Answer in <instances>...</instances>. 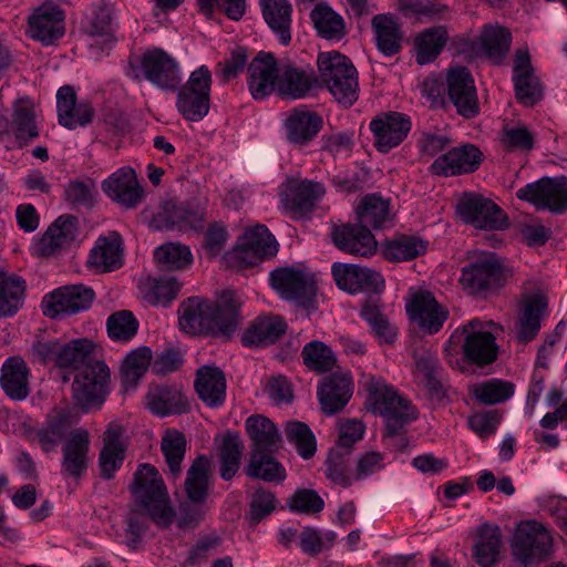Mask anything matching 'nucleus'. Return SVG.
I'll use <instances>...</instances> for the list:
<instances>
[{
	"instance_id": "0e129e2a",
	"label": "nucleus",
	"mask_w": 567,
	"mask_h": 567,
	"mask_svg": "<svg viewBox=\"0 0 567 567\" xmlns=\"http://www.w3.org/2000/svg\"><path fill=\"white\" fill-rule=\"evenodd\" d=\"M303 364L311 371L323 373L331 371L337 359L331 348L319 340L307 343L301 352Z\"/></svg>"
},
{
	"instance_id": "bf43d9fd",
	"label": "nucleus",
	"mask_w": 567,
	"mask_h": 567,
	"mask_svg": "<svg viewBox=\"0 0 567 567\" xmlns=\"http://www.w3.org/2000/svg\"><path fill=\"white\" fill-rule=\"evenodd\" d=\"M95 358V344L86 338L61 342L58 367L79 369L92 362Z\"/></svg>"
},
{
	"instance_id": "5fc2aeb1",
	"label": "nucleus",
	"mask_w": 567,
	"mask_h": 567,
	"mask_svg": "<svg viewBox=\"0 0 567 567\" xmlns=\"http://www.w3.org/2000/svg\"><path fill=\"white\" fill-rule=\"evenodd\" d=\"M449 39L443 25L423 30L415 39L416 62L424 65L433 62L445 47Z\"/></svg>"
},
{
	"instance_id": "a19ab883",
	"label": "nucleus",
	"mask_w": 567,
	"mask_h": 567,
	"mask_svg": "<svg viewBox=\"0 0 567 567\" xmlns=\"http://www.w3.org/2000/svg\"><path fill=\"white\" fill-rule=\"evenodd\" d=\"M148 410L158 415L182 414L188 410L184 392L176 386H157L146 396Z\"/></svg>"
},
{
	"instance_id": "39448f33",
	"label": "nucleus",
	"mask_w": 567,
	"mask_h": 567,
	"mask_svg": "<svg viewBox=\"0 0 567 567\" xmlns=\"http://www.w3.org/2000/svg\"><path fill=\"white\" fill-rule=\"evenodd\" d=\"M320 79L338 103L351 106L359 96L358 72L346 55L337 52L320 53L317 59Z\"/></svg>"
},
{
	"instance_id": "79ce46f5",
	"label": "nucleus",
	"mask_w": 567,
	"mask_h": 567,
	"mask_svg": "<svg viewBox=\"0 0 567 567\" xmlns=\"http://www.w3.org/2000/svg\"><path fill=\"white\" fill-rule=\"evenodd\" d=\"M246 430L252 441L251 453H272L281 441L275 423L262 415H251L246 420Z\"/></svg>"
},
{
	"instance_id": "ddd939ff",
	"label": "nucleus",
	"mask_w": 567,
	"mask_h": 567,
	"mask_svg": "<svg viewBox=\"0 0 567 567\" xmlns=\"http://www.w3.org/2000/svg\"><path fill=\"white\" fill-rule=\"evenodd\" d=\"M278 251L275 237L264 225L247 230L238 240L233 251L227 252V260H236L241 267H251Z\"/></svg>"
},
{
	"instance_id": "a878e982",
	"label": "nucleus",
	"mask_w": 567,
	"mask_h": 567,
	"mask_svg": "<svg viewBox=\"0 0 567 567\" xmlns=\"http://www.w3.org/2000/svg\"><path fill=\"white\" fill-rule=\"evenodd\" d=\"M326 189L318 182L302 181L293 183L281 193V202L287 212L296 219L307 217L313 210L317 202L324 195Z\"/></svg>"
},
{
	"instance_id": "680f3d73",
	"label": "nucleus",
	"mask_w": 567,
	"mask_h": 567,
	"mask_svg": "<svg viewBox=\"0 0 567 567\" xmlns=\"http://www.w3.org/2000/svg\"><path fill=\"white\" fill-rule=\"evenodd\" d=\"M186 437L177 430H168L162 437L161 450L169 473L177 477L182 472V462L186 452Z\"/></svg>"
},
{
	"instance_id": "603ef678",
	"label": "nucleus",
	"mask_w": 567,
	"mask_h": 567,
	"mask_svg": "<svg viewBox=\"0 0 567 567\" xmlns=\"http://www.w3.org/2000/svg\"><path fill=\"white\" fill-rule=\"evenodd\" d=\"M140 288L146 301L153 306L166 307L177 297L181 284L173 276L148 277Z\"/></svg>"
},
{
	"instance_id": "c85d7f7f",
	"label": "nucleus",
	"mask_w": 567,
	"mask_h": 567,
	"mask_svg": "<svg viewBox=\"0 0 567 567\" xmlns=\"http://www.w3.org/2000/svg\"><path fill=\"white\" fill-rule=\"evenodd\" d=\"M513 80L517 100L525 106H533L543 97V89L534 73L530 55L525 50H517L513 66Z\"/></svg>"
},
{
	"instance_id": "338daca9",
	"label": "nucleus",
	"mask_w": 567,
	"mask_h": 567,
	"mask_svg": "<svg viewBox=\"0 0 567 567\" xmlns=\"http://www.w3.org/2000/svg\"><path fill=\"white\" fill-rule=\"evenodd\" d=\"M138 327V321L128 310L114 312L106 321L109 337L117 342L132 340L136 336Z\"/></svg>"
},
{
	"instance_id": "f257e3e1",
	"label": "nucleus",
	"mask_w": 567,
	"mask_h": 567,
	"mask_svg": "<svg viewBox=\"0 0 567 567\" xmlns=\"http://www.w3.org/2000/svg\"><path fill=\"white\" fill-rule=\"evenodd\" d=\"M240 301L234 291H225L216 302L188 298L179 307V326L189 334H218L230 339L240 323Z\"/></svg>"
},
{
	"instance_id": "2eb2a0df",
	"label": "nucleus",
	"mask_w": 567,
	"mask_h": 567,
	"mask_svg": "<svg viewBox=\"0 0 567 567\" xmlns=\"http://www.w3.org/2000/svg\"><path fill=\"white\" fill-rule=\"evenodd\" d=\"M95 297L93 289L79 284L60 287L42 300L43 315L58 319L87 310Z\"/></svg>"
},
{
	"instance_id": "864d4df0",
	"label": "nucleus",
	"mask_w": 567,
	"mask_h": 567,
	"mask_svg": "<svg viewBox=\"0 0 567 567\" xmlns=\"http://www.w3.org/2000/svg\"><path fill=\"white\" fill-rule=\"evenodd\" d=\"M426 248V241L421 238L401 235L383 244L382 255L389 261L401 262L425 254Z\"/></svg>"
},
{
	"instance_id": "bb28decb",
	"label": "nucleus",
	"mask_w": 567,
	"mask_h": 567,
	"mask_svg": "<svg viewBox=\"0 0 567 567\" xmlns=\"http://www.w3.org/2000/svg\"><path fill=\"white\" fill-rule=\"evenodd\" d=\"M410 318L425 332L436 333L447 320L449 311L430 292H419L406 305Z\"/></svg>"
},
{
	"instance_id": "412c9836",
	"label": "nucleus",
	"mask_w": 567,
	"mask_h": 567,
	"mask_svg": "<svg viewBox=\"0 0 567 567\" xmlns=\"http://www.w3.org/2000/svg\"><path fill=\"white\" fill-rule=\"evenodd\" d=\"M64 11L52 2L37 7L28 19L31 38L45 45L53 44L64 34Z\"/></svg>"
},
{
	"instance_id": "6e6552de",
	"label": "nucleus",
	"mask_w": 567,
	"mask_h": 567,
	"mask_svg": "<svg viewBox=\"0 0 567 567\" xmlns=\"http://www.w3.org/2000/svg\"><path fill=\"white\" fill-rule=\"evenodd\" d=\"M110 369L105 362L92 358V362L85 364L72 383L73 399L84 411L100 409L110 392Z\"/></svg>"
},
{
	"instance_id": "423d86ee",
	"label": "nucleus",
	"mask_w": 567,
	"mask_h": 567,
	"mask_svg": "<svg viewBox=\"0 0 567 567\" xmlns=\"http://www.w3.org/2000/svg\"><path fill=\"white\" fill-rule=\"evenodd\" d=\"M127 74L137 81L144 76L152 84L165 91H175L182 82L177 61L158 48L145 51L138 65L131 61Z\"/></svg>"
},
{
	"instance_id": "c03bdc74",
	"label": "nucleus",
	"mask_w": 567,
	"mask_h": 567,
	"mask_svg": "<svg viewBox=\"0 0 567 567\" xmlns=\"http://www.w3.org/2000/svg\"><path fill=\"white\" fill-rule=\"evenodd\" d=\"M357 220L365 229L386 227L391 220L390 202L377 194L365 195L355 208Z\"/></svg>"
},
{
	"instance_id": "8fccbe9b",
	"label": "nucleus",
	"mask_w": 567,
	"mask_h": 567,
	"mask_svg": "<svg viewBox=\"0 0 567 567\" xmlns=\"http://www.w3.org/2000/svg\"><path fill=\"white\" fill-rule=\"evenodd\" d=\"M152 350L138 347L130 351L122 362L120 374L125 391L134 389L152 365Z\"/></svg>"
},
{
	"instance_id": "aec40b11",
	"label": "nucleus",
	"mask_w": 567,
	"mask_h": 567,
	"mask_svg": "<svg viewBox=\"0 0 567 567\" xmlns=\"http://www.w3.org/2000/svg\"><path fill=\"white\" fill-rule=\"evenodd\" d=\"M204 214V205L196 200L187 203L186 206L166 202L162 210L154 216L153 224L156 229L165 230L200 229Z\"/></svg>"
},
{
	"instance_id": "dca6fc26",
	"label": "nucleus",
	"mask_w": 567,
	"mask_h": 567,
	"mask_svg": "<svg viewBox=\"0 0 567 567\" xmlns=\"http://www.w3.org/2000/svg\"><path fill=\"white\" fill-rule=\"evenodd\" d=\"M456 210L465 224L477 229L502 230L508 227V219L501 207L481 195H466Z\"/></svg>"
},
{
	"instance_id": "e2e57ef3",
	"label": "nucleus",
	"mask_w": 567,
	"mask_h": 567,
	"mask_svg": "<svg viewBox=\"0 0 567 567\" xmlns=\"http://www.w3.org/2000/svg\"><path fill=\"white\" fill-rule=\"evenodd\" d=\"M271 453H251L246 470L248 476L265 482H280L286 477L285 468L277 462Z\"/></svg>"
},
{
	"instance_id": "0eeeda50",
	"label": "nucleus",
	"mask_w": 567,
	"mask_h": 567,
	"mask_svg": "<svg viewBox=\"0 0 567 567\" xmlns=\"http://www.w3.org/2000/svg\"><path fill=\"white\" fill-rule=\"evenodd\" d=\"M210 461L204 455L197 456L187 470L184 491L187 502L181 505V523L198 524L204 515V504L210 486Z\"/></svg>"
},
{
	"instance_id": "37998d69",
	"label": "nucleus",
	"mask_w": 567,
	"mask_h": 567,
	"mask_svg": "<svg viewBox=\"0 0 567 567\" xmlns=\"http://www.w3.org/2000/svg\"><path fill=\"white\" fill-rule=\"evenodd\" d=\"M262 18L278 37L281 44L291 40L290 25L292 7L289 0H260Z\"/></svg>"
},
{
	"instance_id": "7ed1b4c3",
	"label": "nucleus",
	"mask_w": 567,
	"mask_h": 567,
	"mask_svg": "<svg viewBox=\"0 0 567 567\" xmlns=\"http://www.w3.org/2000/svg\"><path fill=\"white\" fill-rule=\"evenodd\" d=\"M365 389L370 411L384 419L385 436L395 439L398 447L403 450L408 445V440L401 433L410 422L416 420L415 408L382 378L369 377Z\"/></svg>"
},
{
	"instance_id": "2f4dec72",
	"label": "nucleus",
	"mask_w": 567,
	"mask_h": 567,
	"mask_svg": "<svg viewBox=\"0 0 567 567\" xmlns=\"http://www.w3.org/2000/svg\"><path fill=\"white\" fill-rule=\"evenodd\" d=\"M56 110L59 123L69 130L90 124L94 116L90 102H76V93L71 85L58 90Z\"/></svg>"
},
{
	"instance_id": "58836bf2",
	"label": "nucleus",
	"mask_w": 567,
	"mask_h": 567,
	"mask_svg": "<svg viewBox=\"0 0 567 567\" xmlns=\"http://www.w3.org/2000/svg\"><path fill=\"white\" fill-rule=\"evenodd\" d=\"M78 235V218L72 215L60 216L43 234L37 245L40 256H51L71 244Z\"/></svg>"
},
{
	"instance_id": "20e7f679",
	"label": "nucleus",
	"mask_w": 567,
	"mask_h": 567,
	"mask_svg": "<svg viewBox=\"0 0 567 567\" xmlns=\"http://www.w3.org/2000/svg\"><path fill=\"white\" fill-rule=\"evenodd\" d=\"M128 489L137 505L158 527L171 526L175 512L171 505L165 483L155 466L147 463L140 464Z\"/></svg>"
},
{
	"instance_id": "f704fd0d",
	"label": "nucleus",
	"mask_w": 567,
	"mask_h": 567,
	"mask_svg": "<svg viewBox=\"0 0 567 567\" xmlns=\"http://www.w3.org/2000/svg\"><path fill=\"white\" fill-rule=\"evenodd\" d=\"M351 394V378L348 373H333L318 386V399L327 415H333L342 410Z\"/></svg>"
},
{
	"instance_id": "4be33fe9",
	"label": "nucleus",
	"mask_w": 567,
	"mask_h": 567,
	"mask_svg": "<svg viewBox=\"0 0 567 567\" xmlns=\"http://www.w3.org/2000/svg\"><path fill=\"white\" fill-rule=\"evenodd\" d=\"M483 153L473 144L453 147L439 156L430 166L434 175L455 176L476 171L482 162Z\"/></svg>"
},
{
	"instance_id": "4c0bfd02",
	"label": "nucleus",
	"mask_w": 567,
	"mask_h": 567,
	"mask_svg": "<svg viewBox=\"0 0 567 567\" xmlns=\"http://www.w3.org/2000/svg\"><path fill=\"white\" fill-rule=\"evenodd\" d=\"M195 390L209 408L220 406L226 398V379L218 367L204 365L196 372Z\"/></svg>"
},
{
	"instance_id": "b1692460",
	"label": "nucleus",
	"mask_w": 567,
	"mask_h": 567,
	"mask_svg": "<svg viewBox=\"0 0 567 567\" xmlns=\"http://www.w3.org/2000/svg\"><path fill=\"white\" fill-rule=\"evenodd\" d=\"M90 434L79 427L72 431L62 446L61 474L75 480L81 478L89 465Z\"/></svg>"
},
{
	"instance_id": "393cba45",
	"label": "nucleus",
	"mask_w": 567,
	"mask_h": 567,
	"mask_svg": "<svg viewBox=\"0 0 567 567\" xmlns=\"http://www.w3.org/2000/svg\"><path fill=\"white\" fill-rule=\"evenodd\" d=\"M332 276L337 286L350 293L361 290L380 291L384 280L380 272L358 265L333 264Z\"/></svg>"
},
{
	"instance_id": "473e14b6",
	"label": "nucleus",
	"mask_w": 567,
	"mask_h": 567,
	"mask_svg": "<svg viewBox=\"0 0 567 567\" xmlns=\"http://www.w3.org/2000/svg\"><path fill=\"white\" fill-rule=\"evenodd\" d=\"M287 323L278 315H265L254 319L241 336L246 347L262 348L277 342L286 332Z\"/></svg>"
},
{
	"instance_id": "052dcab7",
	"label": "nucleus",
	"mask_w": 567,
	"mask_h": 567,
	"mask_svg": "<svg viewBox=\"0 0 567 567\" xmlns=\"http://www.w3.org/2000/svg\"><path fill=\"white\" fill-rule=\"evenodd\" d=\"M399 9L405 17L420 21H440L451 16L450 8L439 0H405Z\"/></svg>"
},
{
	"instance_id": "9b49d317",
	"label": "nucleus",
	"mask_w": 567,
	"mask_h": 567,
	"mask_svg": "<svg viewBox=\"0 0 567 567\" xmlns=\"http://www.w3.org/2000/svg\"><path fill=\"white\" fill-rule=\"evenodd\" d=\"M503 268L496 256L483 252L462 268L460 284L470 295L485 296L502 285Z\"/></svg>"
},
{
	"instance_id": "c756f323",
	"label": "nucleus",
	"mask_w": 567,
	"mask_h": 567,
	"mask_svg": "<svg viewBox=\"0 0 567 567\" xmlns=\"http://www.w3.org/2000/svg\"><path fill=\"white\" fill-rule=\"evenodd\" d=\"M0 134L12 135L19 146H23L39 135L32 102L24 97L13 105L12 121L0 120Z\"/></svg>"
},
{
	"instance_id": "5701e85b",
	"label": "nucleus",
	"mask_w": 567,
	"mask_h": 567,
	"mask_svg": "<svg viewBox=\"0 0 567 567\" xmlns=\"http://www.w3.org/2000/svg\"><path fill=\"white\" fill-rule=\"evenodd\" d=\"M102 189L107 197L126 209L134 208L142 200L144 193L135 171L128 166L118 168L104 179Z\"/></svg>"
},
{
	"instance_id": "f3484780",
	"label": "nucleus",
	"mask_w": 567,
	"mask_h": 567,
	"mask_svg": "<svg viewBox=\"0 0 567 567\" xmlns=\"http://www.w3.org/2000/svg\"><path fill=\"white\" fill-rule=\"evenodd\" d=\"M447 97L464 118H474L480 114V102L474 80L464 66L450 69L446 76Z\"/></svg>"
},
{
	"instance_id": "13d9d810",
	"label": "nucleus",
	"mask_w": 567,
	"mask_h": 567,
	"mask_svg": "<svg viewBox=\"0 0 567 567\" xmlns=\"http://www.w3.org/2000/svg\"><path fill=\"white\" fill-rule=\"evenodd\" d=\"M472 396L483 405L501 404L515 393V384L502 379H488L470 388Z\"/></svg>"
},
{
	"instance_id": "49530a36",
	"label": "nucleus",
	"mask_w": 567,
	"mask_h": 567,
	"mask_svg": "<svg viewBox=\"0 0 567 567\" xmlns=\"http://www.w3.org/2000/svg\"><path fill=\"white\" fill-rule=\"evenodd\" d=\"M89 266L100 272L112 271L122 265V248L118 236L99 238L91 250Z\"/></svg>"
},
{
	"instance_id": "774afa93",
	"label": "nucleus",
	"mask_w": 567,
	"mask_h": 567,
	"mask_svg": "<svg viewBox=\"0 0 567 567\" xmlns=\"http://www.w3.org/2000/svg\"><path fill=\"white\" fill-rule=\"evenodd\" d=\"M362 318L371 326L375 334L390 343L395 339V330L390 326L386 317L380 311V299L370 298L361 309Z\"/></svg>"
},
{
	"instance_id": "3c124183",
	"label": "nucleus",
	"mask_w": 567,
	"mask_h": 567,
	"mask_svg": "<svg viewBox=\"0 0 567 567\" xmlns=\"http://www.w3.org/2000/svg\"><path fill=\"white\" fill-rule=\"evenodd\" d=\"M25 282L19 276L0 271V317H12L22 307Z\"/></svg>"
},
{
	"instance_id": "9d476101",
	"label": "nucleus",
	"mask_w": 567,
	"mask_h": 567,
	"mask_svg": "<svg viewBox=\"0 0 567 567\" xmlns=\"http://www.w3.org/2000/svg\"><path fill=\"white\" fill-rule=\"evenodd\" d=\"M511 545L514 558L528 566L550 556L553 537L542 523L535 519L525 520L516 526Z\"/></svg>"
},
{
	"instance_id": "cd10ccee",
	"label": "nucleus",
	"mask_w": 567,
	"mask_h": 567,
	"mask_svg": "<svg viewBox=\"0 0 567 567\" xmlns=\"http://www.w3.org/2000/svg\"><path fill=\"white\" fill-rule=\"evenodd\" d=\"M546 309L547 298L543 293H533L523 299L515 323V337L519 343L527 344L536 338Z\"/></svg>"
},
{
	"instance_id": "ea45409f",
	"label": "nucleus",
	"mask_w": 567,
	"mask_h": 567,
	"mask_svg": "<svg viewBox=\"0 0 567 567\" xmlns=\"http://www.w3.org/2000/svg\"><path fill=\"white\" fill-rule=\"evenodd\" d=\"M28 374L29 369L21 358L10 357L3 362L0 383L10 399L22 401L29 395Z\"/></svg>"
},
{
	"instance_id": "69168bd1",
	"label": "nucleus",
	"mask_w": 567,
	"mask_h": 567,
	"mask_svg": "<svg viewBox=\"0 0 567 567\" xmlns=\"http://www.w3.org/2000/svg\"><path fill=\"white\" fill-rule=\"evenodd\" d=\"M154 259L165 270H181L189 266L193 256L187 246L167 243L154 250Z\"/></svg>"
},
{
	"instance_id": "6e6d98bb",
	"label": "nucleus",
	"mask_w": 567,
	"mask_h": 567,
	"mask_svg": "<svg viewBox=\"0 0 567 567\" xmlns=\"http://www.w3.org/2000/svg\"><path fill=\"white\" fill-rule=\"evenodd\" d=\"M243 451L244 444L238 433L228 432L223 436L218 453L220 458L219 474L224 481L233 480L238 473Z\"/></svg>"
},
{
	"instance_id": "f8f14e48",
	"label": "nucleus",
	"mask_w": 567,
	"mask_h": 567,
	"mask_svg": "<svg viewBox=\"0 0 567 567\" xmlns=\"http://www.w3.org/2000/svg\"><path fill=\"white\" fill-rule=\"evenodd\" d=\"M270 285L285 300L308 307L317 287L313 276L296 267H280L270 272Z\"/></svg>"
},
{
	"instance_id": "a18cd8bd",
	"label": "nucleus",
	"mask_w": 567,
	"mask_h": 567,
	"mask_svg": "<svg viewBox=\"0 0 567 567\" xmlns=\"http://www.w3.org/2000/svg\"><path fill=\"white\" fill-rule=\"evenodd\" d=\"M502 534L499 527L484 523L477 532V542L474 546L476 561L482 567H493L499 559Z\"/></svg>"
},
{
	"instance_id": "7c9ffc66",
	"label": "nucleus",
	"mask_w": 567,
	"mask_h": 567,
	"mask_svg": "<svg viewBox=\"0 0 567 567\" xmlns=\"http://www.w3.org/2000/svg\"><path fill=\"white\" fill-rule=\"evenodd\" d=\"M331 239L340 250L361 257L372 256L377 251L378 243L370 229L353 224L334 227Z\"/></svg>"
},
{
	"instance_id": "c9c22d12",
	"label": "nucleus",
	"mask_w": 567,
	"mask_h": 567,
	"mask_svg": "<svg viewBox=\"0 0 567 567\" xmlns=\"http://www.w3.org/2000/svg\"><path fill=\"white\" fill-rule=\"evenodd\" d=\"M377 49L384 56L401 52L404 40L402 25L391 14H377L371 21Z\"/></svg>"
},
{
	"instance_id": "72a5a7b5",
	"label": "nucleus",
	"mask_w": 567,
	"mask_h": 567,
	"mask_svg": "<svg viewBox=\"0 0 567 567\" xmlns=\"http://www.w3.org/2000/svg\"><path fill=\"white\" fill-rule=\"evenodd\" d=\"M323 126L322 117L306 107L291 110L285 121L287 138L290 143L306 145L312 141Z\"/></svg>"
},
{
	"instance_id": "09e8293b",
	"label": "nucleus",
	"mask_w": 567,
	"mask_h": 567,
	"mask_svg": "<svg viewBox=\"0 0 567 567\" xmlns=\"http://www.w3.org/2000/svg\"><path fill=\"white\" fill-rule=\"evenodd\" d=\"M511 32L499 24H487L478 38L482 52L494 63H501L509 51Z\"/></svg>"
},
{
	"instance_id": "6ab92c4d",
	"label": "nucleus",
	"mask_w": 567,
	"mask_h": 567,
	"mask_svg": "<svg viewBox=\"0 0 567 567\" xmlns=\"http://www.w3.org/2000/svg\"><path fill=\"white\" fill-rule=\"evenodd\" d=\"M411 120L399 112H386L378 115L370 122V130L374 136V145L381 153L400 145L411 131Z\"/></svg>"
},
{
	"instance_id": "de8ad7c7",
	"label": "nucleus",
	"mask_w": 567,
	"mask_h": 567,
	"mask_svg": "<svg viewBox=\"0 0 567 567\" xmlns=\"http://www.w3.org/2000/svg\"><path fill=\"white\" fill-rule=\"evenodd\" d=\"M310 19L318 35L326 40H341L346 35V22L327 3H318L310 12Z\"/></svg>"
},
{
	"instance_id": "4d7b16f0",
	"label": "nucleus",
	"mask_w": 567,
	"mask_h": 567,
	"mask_svg": "<svg viewBox=\"0 0 567 567\" xmlns=\"http://www.w3.org/2000/svg\"><path fill=\"white\" fill-rule=\"evenodd\" d=\"M70 423L69 417L61 411H54L48 415L47 421L37 430L38 442L44 453L56 450L65 439Z\"/></svg>"
},
{
	"instance_id": "f03ea898",
	"label": "nucleus",
	"mask_w": 567,
	"mask_h": 567,
	"mask_svg": "<svg viewBox=\"0 0 567 567\" xmlns=\"http://www.w3.org/2000/svg\"><path fill=\"white\" fill-rule=\"evenodd\" d=\"M502 327L492 320L482 321L472 319L461 328L455 329L450 336L444 353L452 367H460L458 354L470 364L484 367L497 359L498 347L495 342V333Z\"/></svg>"
},
{
	"instance_id": "1a4fd4ad",
	"label": "nucleus",
	"mask_w": 567,
	"mask_h": 567,
	"mask_svg": "<svg viewBox=\"0 0 567 567\" xmlns=\"http://www.w3.org/2000/svg\"><path fill=\"white\" fill-rule=\"evenodd\" d=\"M212 82V72L206 65H200L183 86L176 89V107L186 121L199 122L208 114Z\"/></svg>"
},
{
	"instance_id": "a211bd4d",
	"label": "nucleus",
	"mask_w": 567,
	"mask_h": 567,
	"mask_svg": "<svg viewBox=\"0 0 567 567\" xmlns=\"http://www.w3.org/2000/svg\"><path fill=\"white\" fill-rule=\"evenodd\" d=\"M280 66L272 53L260 51L248 65L247 84L255 100L277 92Z\"/></svg>"
},
{
	"instance_id": "e433bc0d",
	"label": "nucleus",
	"mask_w": 567,
	"mask_h": 567,
	"mask_svg": "<svg viewBox=\"0 0 567 567\" xmlns=\"http://www.w3.org/2000/svg\"><path fill=\"white\" fill-rule=\"evenodd\" d=\"M317 83L311 72L285 64L279 70L277 93L285 99L299 100L308 96Z\"/></svg>"
},
{
	"instance_id": "4468645a",
	"label": "nucleus",
	"mask_w": 567,
	"mask_h": 567,
	"mask_svg": "<svg viewBox=\"0 0 567 567\" xmlns=\"http://www.w3.org/2000/svg\"><path fill=\"white\" fill-rule=\"evenodd\" d=\"M516 196L532 203L537 209L564 213L567 210V177H543L519 188Z\"/></svg>"
}]
</instances>
